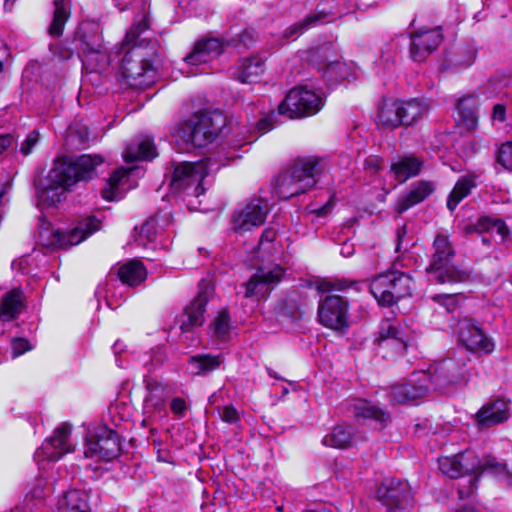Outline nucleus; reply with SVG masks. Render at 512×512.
Listing matches in <instances>:
<instances>
[{
    "mask_svg": "<svg viewBox=\"0 0 512 512\" xmlns=\"http://www.w3.org/2000/svg\"><path fill=\"white\" fill-rule=\"evenodd\" d=\"M52 21L48 27V34L58 38L63 34L64 26L70 17L71 6L68 0H55Z\"/></svg>",
    "mask_w": 512,
    "mask_h": 512,
    "instance_id": "obj_41",
    "label": "nucleus"
},
{
    "mask_svg": "<svg viewBox=\"0 0 512 512\" xmlns=\"http://www.w3.org/2000/svg\"><path fill=\"white\" fill-rule=\"evenodd\" d=\"M478 105L477 96L469 95L458 101V115L467 129H474L478 122Z\"/></svg>",
    "mask_w": 512,
    "mask_h": 512,
    "instance_id": "obj_40",
    "label": "nucleus"
},
{
    "mask_svg": "<svg viewBox=\"0 0 512 512\" xmlns=\"http://www.w3.org/2000/svg\"><path fill=\"white\" fill-rule=\"evenodd\" d=\"M89 138V133L86 127H70L67 134V144L73 148H83Z\"/></svg>",
    "mask_w": 512,
    "mask_h": 512,
    "instance_id": "obj_49",
    "label": "nucleus"
},
{
    "mask_svg": "<svg viewBox=\"0 0 512 512\" xmlns=\"http://www.w3.org/2000/svg\"><path fill=\"white\" fill-rule=\"evenodd\" d=\"M39 141V132L31 131L20 145V152L23 156H28L33 151Z\"/></svg>",
    "mask_w": 512,
    "mask_h": 512,
    "instance_id": "obj_56",
    "label": "nucleus"
},
{
    "mask_svg": "<svg viewBox=\"0 0 512 512\" xmlns=\"http://www.w3.org/2000/svg\"><path fill=\"white\" fill-rule=\"evenodd\" d=\"M455 248L449 237L438 234L432 243V253L426 273L430 282L437 284L468 283L473 279V271L463 265H455Z\"/></svg>",
    "mask_w": 512,
    "mask_h": 512,
    "instance_id": "obj_4",
    "label": "nucleus"
},
{
    "mask_svg": "<svg viewBox=\"0 0 512 512\" xmlns=\"http://www.w3.org/2000/svg\"><path fill=\"white\" fill-rule=\"evenodd\" d=\"M223 362L221 355L202 354L190 357L189 369L194 375H204L219 368Z\"/></svg>",
    "mask_w": 512,
    "mask_h": 512,
    "instance_id": "obj_43",
    "label": "nucleus"
},
{
    "mask_svg": "<svg viewBox=\"0 0 512 512\" xmlns=\"http://www.w3.org/2000/svg\"><path fill=\"white\" fill-rule=\"evenodd\" d=\"M15 141L11 134L0 135V154Z\"/></svg>",
    "mask_w": 512,
    "mask_h": 512,
    "instance_id": "obj_63",
    "label": "nucleus"
},
{
    "mask_svg": "<svg viewBox=\"0 0 512 512\" xmlns=\"http://www.w3.org/2000/svg\"><path fill=\"white\" fill-rule=\"evenodd\" d=\"M309 61L318 67V70L322 72V77L330 85H337L351 75L350 67L337 59L330 43L310 49Z\"/></svg>",
    "mask_w": 512,
    "mask_h": 512,
    "instance_id": "obj_11",
    "label": "nucleus"
},
{
    "mask_svg": "<svg viewBox=\"0 0 512 512\" xmlns=\"http://www.w3.org/2000/svg\"><path fill=\"white\" fill-rule=\"evenodd\" d=\"M278 317L281 320L288 319L296 321L301 317L300 307L295 297H289L281 301L278 305Z\"/></svg>",
    "mask_w": 512,
    "mask_h": 512,
    "instance_id": "obj_47",
    "label": "nucleus"
},
{
    "mask_svg": "<svg viewBox=\"0 0 512 512\" xmlns=\"http://www.w3.org/2000/svg\"><path fill=\"white\" fill-rule=\"evenodd\" d=\"M429 377L425 371L413 372L403 384L394 385L391 398L394 402L405 404L427 395L429 392Z\"/></svg>",
    "mask_w": 512,
    "mask_h": 512,
    "instance_id": "obj_18",
    "label": "nucleus"
},
{
    "mask_svg": "<svg viewBox=\"0 0 512 512\" xmlns=\"http://www.w3.org/2000/svg\"><path fill=\"white\" fill-rule=\"evenodd\" d=\"M322 170L323 164L320 158L311 156L298 158L278 176L275 192L283 200L305 193L317 183V177Z\"/></svg>",
    "mask_w": 512,
    "mask_h": 512,
    "instance_id": "obj_5",
    "label": "nucleus"
},
{
    "mask_svg": "<svg viewBox=\"0 0 512 512\" xmlns=\"http://www.w3.org/2000/svg\"><path fill=\"white\" fill-rule=\"evenodd\" d=\"M496 161L505 169L512 171V143H505L498 149Z\"/></svg>",
    "mask_w": 512,
    "mask_h": 512,
    "instance_id": "obj_53",
    "label": "nucleus"
},
{
    "mask_svg": "<svg viewBox=\"0 0 512 512\" xmlns=\"http://www.w3.org/2000/svg\"><path fill=\"white\" fill-rule=\"evenodd\" d=\"M355 285H357L356 282L348 281L345 279H336L333 281L321 282L318 285V290L322 293L330 292L332 290L343 291Z\"/></svg>",
    "mask_w": 512,
    "mask_h": 512,
    "instance_id": "obj_52",
    "label": "nucleus"
},
{
    "mask_svg": "<svg viewBox=\"0 0 512 512\" xmlns=\"http://www.w3.org/2000/svg\"><path fill=\"white\" fill-rule=\"evenodd\" d=\"M225 47V35L222 38H204L194 45L193 50L184 58V61L189 66L206 64L219 57Z\"/></svg>",
    "mask_w": 512,
    "mask_h": 512,
    "instance_id": "obj_22",
    "label": "nucleus"
},
{
    "mask_svg": "<svg viewBox=\"0 0 512 512\" xmlns=\"http://www.w3.org/2000/svg\"><path fill=\"white\" fill-rule=\"evenodd\" d=\"M100 229V221L93 216L87 217L82 220L78 226L69 232L55 231V243L60 248H67L82 242L89 235Z\"/></svg>",
    "mask_w": 512,
    "mask_h": 512,
    "instance_id": "obj_25",
    "label": "nucleus"
},
{
    "mask_svg": "<svg viewBox=\"0 0 512 512\" xmlns=\"http://www.w3.org/2000/svg\"><path fill=\"white\" fill-rule=\"evenodd\" d=\"M157 156L154 142L149 137H143L130 143L124 152L126 162L137 160H151Z\"/></svg>",
    "mask_w": 512,
    "mask_h": 512,
    "instance_id": "obj_34",
    "label": "nucleus"
},
{
    "mask_svg": "<svg viewBox=\"0 0 512 512\" xmlns=\"http://www.w3.org/2000/svg\"><path fill=\"white\" fill-rule=\"evenodd\" d=\"M317 315L324 327L344 332L349 326V302L339 295H326L319 301Z\"/></svg>",
    "mask_w": 512,
    "mask_h": 512,
    "instance_id": "obj_12",
    "label": "nucleus"
},
{
    "mask_svg": "<svg viewBox=\"0 0 512 512\" xmlns=\"http://www.w3.org/2000/svg\"><path fill=\"white\" fill-rule=\"evenodd\" d=\"M74 43L83 64L91 66L93 70H104L111 64L112 55L107 53L103 45L99 24L90 21L81 23L75 32Z\"/></svg>",
    "mask_w": 512,
    "mask_h": 512,
    "instance_id": "obj_9",
    "label": "nucleus"
},
{
    "mask_svg": "<svg viewBox=\"0 0 512 512\" xmlns=\"http://www.w3.org/2000/svg\"><path fill=\"white\" fill-rule=\"evenodd\" d=\"M256 42V34L253 30L244 28L238 32L231 30L225 34L226 47H231L239 51L251 48Z\"/></svg>",
    "mask_w": 512,
    "mask_h": 512,
    "instance_id": "obj_44",
    "label": "nucleus"
},
{
    "mask_svg": "<svg viewBox=\"0 0 512 512\" xmlns=\"http://www.w3.org/2000/svg\"><path fill=\"white\" fill-rule=\"evenodd\" d=\"M129 170L119 168L107 179L105 186L101 189V196L107 201L119 200L123 196L124 184L127 181Z\"/></svg>",
    "mask_w": 512,
    "mask_h": 512,
    "instance_id": "obj_38",
    "label": "nucleus"
},
{
    "mask_svg": "<svg viewBox=\"0 0 512 512\" xmlns=\"http://www.w3.org/2000/svg\"><path fill=\"white\" fill-rule=\"evenodd\" d=\"M214 294V286L208 280L199 283L197 296L185 308L182 315L180 328L183 332L190 331L193 327L201 326L204 323L206 305Z\"/></svg>",
    "mask_w": 512,
    "mask_h": 512,
    "instance_id": "obj_14",
    "label": "nucleus"
},
{
    "mask_svg": "<svg viewBox=\"0 0 512 512\" xmlns=\"http://www.w3.org/2000/svg\"><path fill=\"white\" fill-rule=\"evenodd\" d=\"M377 497L389 508L401 507L412 499V491L407 481L388 479L378 487Z\"/></svg>",
    "mask_w": 512,
    "mask_h": 512,
    "instance_id": "obj_21",
    "label": "nucleus"
},
{
    "mask_svg": "<svg viewBox=\"0 0 512 512\" xmlns=\"http://www.w3.org/2000/svg\"><path fill=\"white\" fill-rule=\"evenodd\" d=\"M405 332L400 328L399 324L385 319L381 322L378 336L375 342L383 341V339L394 338V336H403Z\"/></svg>",
    "mask_w": 512,
    "mask_h": 512,
    "instance_id": "obj_50",
    "label": "nucleus"
},
{
    "mask_svg": "<svg viewBox=\"0 0 512 512\" xmlns=\"http://www.w3.org/2000/svg\"><path fill=\"white\" fill-rule=\"evenodd\" d=\"M492 122H504L506 120V106L504 104L498 103L493 106Z\"/></svg>",
    "mask_w": 512,
    "mask_h": 512,
    "instance_id": "obj_61",
    "label": "nucleus"
},
{
    "mask_svg": "<svg viewBox=\"0 0 512 512\" xmlns=\"http://www.w3.org/2000/svg\"><path fill=\"white\" fill-rule=\"evenodd\" d=\"M219 169V165L211 158L198 162L182 161L174 164L170 180V188L175 193H186L199 197L205 192L204 178Z\"/></svg>",
    "mask_w": 512,
    "mask_h": 512,
    "instance_id": "obj_8",
    "label": "nucleus"
},
{
    "mask_svg": "<svg viewBox=\"0 0 512 512\" xmlns=\"http://www.w3.org/2000/svg\"><path fill=\"white\" fill-rule=\"evenodd\" d=\"M283 270L279 266L272 269L258 268L250 279L243 283L241 287L244 289V297L246 299H256L266 297L270 292V285L280 281Z\"/></svg>",
    "mask_w": 512,
    "mask_h": 512,
    "instance_id": "obj_19",
    "label": "nucleus"
},
{
    "mask_svg": "<svg viewBox=\"0 0 512 512\" xmlns=\"http://www.w3.org/2000/svg\"><path fill=\"white\" fill-rule=\"evenodd\" d=\"M31 349L29 342L23 338H15L11 342V357L13 359Z\"/></svg>",
    "mask_w": 512,
    "mask_h": 512,
    "instance_id": "obj_58",
    "label": "nucleus"
},
{
    "mask_svg": "<svg viewBox=\"0 0 512 512\" xmlns=\"http://www.w3.org/2000/svg\"><path fill=\"white\" fill-rule=\"evenodd\" d=\"M431 300L443 307L448 313L454 312L459 306L457 294H435Z\"/></svg>",
    "mask_w": 512,
    "mask_h": 512,
    "instance_id": "obj_51",
    "label": "nucleus"
},
{
    "mask_svg": "<svg viewBox=\"0 0 512 512\" xmlns=\"http://www.w3.org/2000/svg\"><path fill=\"white\" fill-rule=\"evenodd\" d=\"M333 14L332 12H324L319 11L318 13L310 14L306 16L303 20L294 23L290 27H288L283 36L286 39H296L299 35L303 34L306 30L311 27H314L320 23H324L329 21V15Z\"/></svg>",
    "mask_w": 512,
    "mask_h": 512,
    "instance_id": "obj_42",
    "label": "nucleus"
},
{
    "mask_svg": "<svg viewBox=\"0 0 512 512\" xmlns=\"http://www.w3.org/2000/svg\"><path fill=\"white\" fill-rule=\"evenodd\" d=\"M58 512H90L87 495L80 490L66 492L58 501Z\"/></svg>",
    "mask_w": 512,
    "mask_h": 512,
    "instance_id": "obj_39",
    "label": "nucleus"
},
{
    "mask_svg": "<svg viewBox=\"0 0 512 512\" xmlns=\"http://www.w3.org/2000/svg\"><path fill=\"white\" fill-rule=\"evenodd\" d=\"M324 105L323 96L306 87L299 86L291 89L285 99L279 104L278 112H272L258 121L257 127L266 132L272 129L279 115L288 118H304L315 115Z\"/></svg>",
    "mask_w": 512,
    "mask_h": 512,
    "instance_id": "obj_6",
    "label": "nucleus"
},
{
    "mask_svg": "<svg viewBox=\"0 0 512 512\" xmlns=\"http://www.w3.org/2000/svg\"><path fill=\"white\" fill-rule=\"evenodd\" d=\"M377 123L388 129L401 126L399 100H383L378 107Z\"/></svg>",
    "mask_w": 512,
    "mask_h": 512,
    "instance_id": "obj_37",
    "label": "nucleus"
},
{
    "mask_svg": "<svg viewBox=\"0 0 512 512\" xmlns=\"http://www.w3.org/2000/svg\"><path fill=\"white\" fill-rule=\"evenodd\" d=\"M457 327L459 340L469 351L491 353L494 350V343L472 319H461Z\"/></svg>",
    "mask_w": 512,
    "mask_h": 512,
    "instance_id": "obj_17",
    "label": "nucleus"
},
{
    "mask_svg": "<svg viewBox=\"0 0 512 512\" xmlns=\"http://www.w3.org/2000/svg\"><path fill=\"white\" fill-rule=\"evenodd\" d=\"M355 437L356 429L353 426L338 425L322 439V443L337 449H347L353 445Z\"/></svg>",
    "mask_w": 512,
    "mask_h": 512,
    "instance_id": "obj_35",
    "label": "nucleus"
},
{
    "mask_svg": "<svg viewBox=\"0 0 512 512\" xmlns=\"http://www.w3.org/2000/svg\"><path fill=\"white\" fill-rule=\"evenodd\" d=\"M348 410L356 418L371 421L375 429L382 430L390 422L388 412L364 399L352 400Z\"/></svg>",
    "mask_w": 512,
    "mask_h": 512,
    "instance_id": "obj_24",
    "label": "nucleus"
},
{
    "mask_svg": "<svg viewBox=\"0 0 512 512\" xmlns=\"http://www.w3.org/2000/svg\"><path fill=\"white\" fill-rule=\"evenodd\" d=\"M223 124L221 114L196 112L177 126L175 136L186 144L200 148L216 139Z\"/></svg>",
    "mask_w": 512,
    "mask_h": 512,
    "instance_id": "obj_7",
    "label": "nucleus"
},
{
    "mask_svg": "<svg viewBox=\"0 0 512 512\" xmlns=\"http://www.w3.org/2000/svg\"><path fill=\"white\" fill-rule=\"evenodd\" d=\"M382 159L378 156L371 155L364 160V169L370 175L377 174L382 168Z\"/></svg>",
    "mask_w": 512,
    "mask_h": 512,
    "instance_id": "obj_59",
    "label": "nucleus"
},
{
    "mask_svg": "<svg viewBox=\"0 0 512 512\" xmlns=\"http://www.w3.org/2000/svg\"><path fill=\"white\" fill-rule=\"evenodd\" d=\"M475 418L479 428L500 424L509 418L508 404L502 399L491 401L477 412Z\"/></svg>",
    "mask_w": 512,
    "mask_h": 512,
    "instance_id": "obj_28",
    "label": "nucleus"
},
{
    "mask_svg": "<svg viewBox=\"0 0 512 512\" xmlns=\"http://www.w3.org/2000/svg\"><path fill=\"white\" fill-rule=\"evenodd\" d=\"M495 220L489 217H481L475 224L467 227V233H477L482 235L485 232L494 230Z\"/></svg>",
    "mask_w": 512,
    "mask_h": 512,
    "instance_id": "obj_55",
    "label": "nucleus"
},
{
    "mask_svg": "<svg viewBox=\"0 0 512 512\" xmlns=\"http://www.w3.org/2000/svg\"><path fill=\"white\" fill-rule=\"evenodd\" d=\"M401 126H411L420 121L428 111V105L420 99L399 100Z\"/></svg>",
    "mask_w": 512,
    "mask_h": 512,
    "instance_id": "obj_36",
    "label": "nucleus"
},
{
    "mask_svg": "<svg viewBox=\"0 0 512 512\" xmlns=\"http://www.w3.org/2000/svg\"><path fill=\"white\" fill-rule=\"evenodd\" d=\"M23 308V291L20 288H14L1 298L0 319L3 321L14 320L20 315Z\"/></svg>",
    "mask_w": 512,
    "mask_h": 512,
    "instance_id": "obj_31",
    "label": "nucleus"
},
{
    "mask_svg": "<svg viewBox=\"0 0 512 512\" xmlns=\"http://www.w3.org/2000/svg\"><path fill=\"white\" fill-rule=\"evenodd\" d=\"M377 346L379 349L384 351H391V354L399 355L403 354L406 351L407 343L405 340V335L403 336H394V338L383 339V341L377 342Z\"/></svg>",
    "mask_w": 512,
    "mask_h": 512,
    "instance_id": "obj_48",
    "label": "nucleus"
},
{
    "mask_svg": "<svg viewBox=\"0 0 512 512\" xmlns=\"http://www.w3.org/2000/svg\"><path fill=\"white\" fill-rule=\"evenodd\" d=\"M268 212L269 204L265 199H252L242 210L234 213L233 229L236 232L250 231L265 222Z\"/></svg>",
    "mask_w": 512,
    "mask_h": 512,
    "instance_id": "obj_15",
    "label": "nucleus"
},
{
    "mask_svg": "<svg viewBox=\"0 0 512 512\" xmlns=\"http://www.w3.org/2000/svg\"><path fill=\"white\" fill-rule=\"evenodd\" d=\"M425 373L429 377L428 385H433L439 391L446 390L460 379L458 366L452 360H444Z\"/></svg>",
    "mask_w": 512,
    "mask_h": 512,
    "instance_id": "obj_26",
    "label": "nucleus"
},
{
    "mask_svg": "<svg viewBox=\"0 0 512 512\" xmlns=\"http://www.w3.org/2000/svg\"><path fill=\"white\" fill-rule=\"evenodd\" d=\"M406 226L396 231L395 252L400 255L394 260L390 270L375 276L370 282V292L381 306H393L401 299L412 295L413 279L399 268L408 267L410 258L406 256L408 249L413 246L406 240Z\"/></svg>",
    "mask_w": 512,
    "mask_h": 512,
    "instance_id": "obj_3",
    "label": "nucleus"
},
{
    "mask_svg": "<svg viewBox=\"0 0 512 512\" xmlns=\"http://www.w3.org/2000/svg\"><path fill=\"white\" fill-rule=\"evenodd\" d=\"M71 426L67 423L57 427L52 436L47 438L41 447L35 452V457H43L49 461H57L63 455L71 452L73 446L70 443Z\"/></svg>",
    "mask_w": 512,
    "mask_h": 512,
    "instance_id": "obj_16",
    "label": "nucleus"
},
{
    "mask_svg": "<svg viewBox=\"0 0 512 512\" xmlns=\"http://www.w3.org/2000/svg\"><path fill=\"white\" fill-rule=\"evenodd\" d=\"M423 166V161L413 155L401 157L391 165V172L395 179L404 183L408 179L417 176Z\"/></svg>",
    "mask_w": 512,
    "mask_h": 512,
    "instance_id": "obj_33",
    "label": "nucleus"
},
{
    "mask_svg": "<svg viewBox=\"0 0 512 512\" xmlns=\"http://www.w3.org/2000/svg\"><path fill=\"white\" fill-rule=\"evenodd\" d=\"M117 276L123 284L135 287L145 281L147 270L140 260L133 259L119 265Z\"/></svg>",
    "mask_w": 512,
    "mask_h": 512,
    "instance_id": "obj_30",
    "label": "nucleus"
},
{
    "mask_svg": "<svg viewBox=\"0 0 512 512\" xmlns=\"http://www.w3.org/2000/svg\"><path fill=\"white\" fill-rule=\"evenodd\" d=\"M434 186L429 181H419L414 184L409 192L398 199L395 210L398 214L404 213L409 208L423 202L432 192Z\"/></svg>",
    "mask_w": 512,
    "mask_h": 512,
    "instance_id": "obj_29",
    "label": "nucleus"
},
{
    "mask_svg": "<svg viewBox=\"0 0 512 512\" xmlns=\"http://www.w3.org/2000/svg\"><path fill=\"white\" fill-rule=\"evenodd\" d=\"M147 394L144 397V408L147 413L151 414H165L166 413V399L171 393L170 387L156 379H144Z\"/></svg>",
    "mask_w": 512,
    "mask_h": 512,
    "instance_id": "obj_23",
    "label": "nucleus"
},
{
    "mask_svg": "<svg viewBox=\"0 0 512 512\" xmlns=\"http://www.w3.org/2000/svg\"><path fill=\"white\" fill-rule=\"evenodd\" d=\"M477 50L470 43L457 44L446 52V62L451 67L467 68L473 64Z\"/></svg>",
    "mask_w": 512,
    "mask_h": 512,
    "instance_id": "obj_32",
    "label": "nucleus"
},
{
    "mask_svg": "<svg viewBox=\"0 0 512 512\" xmlns=\"http://www.w3.org/2000/svg\"><path fill=\"white\" fill-rule=\"evenodd\" d=\"M475 186L476 183L473 178L469 176L460 178L449 194L447 208L450 211H454L457 205L470 194L471 189Z\"/></svg>",
    "mask_w": 512,
    "mask_h": 512,
    "instance_id": "obj_45",
    "label": "nucleus"
},
{
    "mask_svg": "<svg viewBox=\"0 0 512 512\" xmlns=\"http://www.w3.org/2000/svg\"><path fill=\"white\" fill-rule=\"evenodd\" d=\"M276 238V231L273 228H266L261 237H260V245L266 243H271Z\"/></svg>",
    "mask_w": 512,
    "mask_h": 512,
    "instance_id": "obj_62",
    "label": "nucleus"
},
{
    "mask_svg": "<svg viewBox=\"0 0 512 512\" xmlns=\"http://www.w3.org/2000/svg\"><path fill=\"white\" fill-rule=\"evenodd\" d=\"M494 230L502 237V238H505L508 233H509V229L508 227L505 225V223L501 220H495V223H494Z\"/></svg>",
    "mask_w": 512,
    "mask_h": 512,
    "instance_id": "obj_64",
    "label": "nucleus"
},
{
    "mask_svg": "<svg viewBox=\"0 0 512 512\" xmlns=\"http://www.w3.org/2000/svg\"><path fill=\"white\" fill-rule=\"evenodd\" d=\"M212 338L220 342H226L231 337L230 316L227 311H221L209 327Z\"/></svg>",
    "mask_w": 512,
    "mask_h": 512,
    "instance_id": "obj_46",
    "label": "nucleus"
},
{
    "mask_svg": "<svg viewBox=\"0 0 512 512\" xmlns=\"http://www.w3.org/2000/svg\"><path fill=\"white\" fill-rule=\"evenodd\" d=\"M221 419L228 424H235L240 420V416L236 408L233 406H225L220 412Z\"/></svg>",
    "mask_w": 512,
    "mask_h": 512,
    "instance_id": "obj_60",
    "label": "nucleus"
},
{
    "mask_svg": "<svg viewBox=\"0 0 512 512\" xmlns=\"http://www.w3.org/2000/svg\"><path fill=\"white\" fill-rule=\"evenodd\" d=\"M151 33L149 11L137 14L120 47L111 53L112 61L118 58L121 74L131 88L146 89L155 81L161 54Z\"/></svg>",
    "mask_w": 512,
    "mask_h": 512,
    "instance_id": "obj_1",
    "label": "nucleus"
},
{
    "mask_svg": "<svg viewBox=\"0 0 512 512\" xmlns=\"http://www.w3.org/2000/svg\"><path fill=\"white\" fill-rule=\"evenodd\" d=\"M155 222H156V219L153 217V218L149 219L148 221H146L142 225L140 232H139L138 239H137V241H139V243L145 245V243L143 242L144 239L147 242L154 241L155 236H156Z\"/></svg>",
    "mask_w": 512,
    "mask_h": 512,
    "instance_id": "obj_54",
    "label": "nucleus"
},
{
    "mask_svg": "<svg viewBox=\"0 0 512 512\" xmlns=\"http://www.w3.org/2000/svg\"><path fill=\"white\" fill-rule=\"evenodd\" d=\"M170 410L176 418H184L188 410V406L185 399L182 397L172 398L170 402Z\"/></svg>",
    "mask_w": 512,
    "mask_h": 512,
    "instance_id": "obj_57",
    "label": "nucleus"
},
{
    "mask_svg": "<svg viewBox=\"0 0 512 512\" xmlns=\"http://www.w3.org/2000/svg\"><path fill=\"white\" fill-rule=\"evenodd\" d=\"M102 163L103 158L100 155L83 154L76 158H59L47 176L36 186L39 201L45 206L56 205L71 186L92 179L96 174V167Z\"/></svg>",
    "mask_w": 512,
    "mask_h": 512,
    "instance_id": "obj_2",
    "label": "nucleus"
},
{
    "mask_svg": "<svg viewBox=\"0 0 512 512\" xmlns=\"http://www.w3.org/2000/svg\"><path fill=\"white\" fill-rule=\"evenodd\" d=\"M265 62L266 59L259 54L240 59L233 72L234 78L245 84L259 82L266 70Z\"/></svg>",
    "mask_w": 512,
    "mask_h": 512,
    "instance_id": "obj_27",
    "label": "nucleus"
},
{
    "mask_svg": "<svg viewBox=\"0 0 512 512\" xmlns=\"http://www.w3.org/2000/svg\"><path fill=\"white\" fill-rule=\"evenodd\" d=\"M410 55L416 62L424 61L443 41L440 27L410 33Z\"/></svg>",
    "mask_w": 512,
    "mask_h": 512,
    "instance_id": "obj_20",
    "label": "nucleus"
},
{
    "mask_svg": "<svg viewBox=\"0 0 512 512\" xmlns=\"http://www.w3.org/2000/svg\"><path fill=\"white\" fill-rule=\"evenodd\" d=\"M440 471L449 478H458L463 474L490 472L497 476H507L509 483L512 477L504 462H499L495 457L486 456L483 460L472 453H464L452 457L439 459Z\"/></svg>",
    "mask_w": 512,
    "mask_h": 512,
    "instance_id": "obj_10",
    "label": "nucleus"
},
{
    "mask_svg": "<svg viewBox=\"0 0 512 512\" xmlns=\"http://www.w3.org/2000/svg\"><path fill=\"white\" fill-rule=\"evenodd\" d=\"M84 455L86 458L111 461L116 458L121 450L118 434L112 429L101 426L87 437Z\"/></svg>",
    "mask_w": 512,
    "mask_h": 512,
    "instance_id": "obj_13",
    "label": "nucleus"
}]
</instances>
